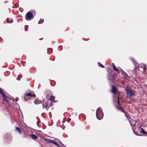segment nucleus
<instances>
[{"instance_id": "obj_13", "label": "nucleus", "mask_w": 147, "mask_h": 147, "mask_svg": "<svg viewBox=\"0 0 147 147\" xmlns=\"http://www.w3.org/2000/svg\"><path fill=\"white\" fill-rule=\"evenodd\" d=\"M16 130L17 131L19 134H21V131L20 128L18 127H16Z\"/></svg>"}, {"instance_id": "obj_4", "label": "nucleus", "mask_w": 147, "mask_h": 147, "mask_svg": "<svg viewBox=\"0 0 147 147\" xmlns=\"http://www.w3.org/2000/svg\"><path fill=\"white\" fill-rule=\"evenodd\" d=\"M51 105V102L48 99H47L45 100V102L42 104V107L43 109L46 108L47 110H48L50 107Z\"/></svg>"}, {"instance_id": "obj_14", "label": "nucleus", "mask_w": 147, "mask_h": 147, "mask_svg": "<svg viewBox=\"0 0 147 147\" xmlns=\"http://www.w3.org/2000/svg\"><path fill=\"white\" fill-rule=\"evenodd\" d=\"M52 143L53 144H55V145H56V146H57L58 147H59V144L57 142L54 141L53 140V141L52 142Z\"/></svg>"}, {"instance_id": "obj_21", "label": "nucleus", "mask_w": 147, "mask_h": 147, "mask_svg": "<svg viewBox=\"0 0 147 147\" xmlns=\"http://www.w3.org/2000/svg\"><path fill=\"white\" fill-rule=\"evenodd\" d=\"M19 100V99L18 98H16V101H17Z\"/></svg>"}, {"instance_id": "obj_27", "label": "nucleus", "mask_w": 147, "mask_h": 147, "mask_svg": "<svg viewBox=\"0 0 147 147\" xmlns=\"http://www.w3.org/2000/svg\"><path fill=\"white\" fill-rule=\"evenodd\" d=\"M16 79H17V80H20L18 79V78H17Z\"/></svg>"}, {"instance_id": "obj_5", "label": "nucleus", "mask_w": 147, "mask_h": 147, "mask_svg": "<svg viewBox=\"0 0 147 147\" xmlns=\"http://www.w3.org/2000/svg\"><path fill=\"white\" fill-rule=\"evenodd\" d=\"M33 15L32 13L28 12L26 15V19L27 20H30L33 18Z\"/></svg>"}, {"instance_id": "obj_19", "label": "nucleus", "mask_w": 147, "mask_h": 147, "mask_svg": "<svg viewBox=\"0 0 147 147\" xmlns=\"http://www.w3.org/2000/svg\"><path fill=\"white\" fill-rule=\"evenodd\" d=\"M48 52L50 53H51L53 52L52 49H51L49 48L48 49Z\"/></svg>"}, {"instance_id": "obj_22", "label": "nucleus", "mask_w": 147, "mask_h": 147, "mask_svg": "<svg viewBox=\"0 0 147 147\" xmlns=\"http://www.w3.org/2000/svg\"><path fill=\"white\" fill-rule=\"evenodd\" d=\"M70 121H71V119H69L67 121V122L69 123L70 122Z\"/></svg>"}, {"instance_id": "obj_24", "label": "nucleus", "mask_w": 147, "mask_h": 147, "mask_svg": "<svg viewBox=\"0 0 147 147\" xmlns=\"http://www.w3.org/2000/svg\"><path fill=\"white\" fill-rule=\"evenodd\" d=\"M25 31H27V30H26V28H25Z\"/></svg>"}, {"instance_id": "obj_30", "label": "nucleus", "mask_w": 147, "mask_h": 147, "mask_svg": "<svg viewBox=\"0 0 147 147\" xmlns=\"http://www.w3.org/2000/svg\"><path fill=\"white\" fill-rule=\"evenodd\" d=\"M123 112H124L123 111H122Z\"/></svg>"}, {"instance_id": "obj_7", "label": "nucleus", "mask_w": 147, "mask_h": 147, "mask_svg": "<svg viewBox=\"0 0 147 147\" xmlns=\"http://www.w3.org/2000/svg\"><path fill=\"white\" fill-rule=\"evenodd\" d=\"M32 94L30 93H29L28 94H26L24 96V98L26 101H28V100H30V97L32 96Z\"/></svg>"}, {"instance_id": "obj_23", "label": "nucleus", "mask_w": 147, "mask_h": 147, "mask_svg": "<svg viewBox=\"0 0 147 147\" xmlns=\"http://www.w3.org/2000/svg\"><path fill=\"white\" fill-rule=\"evenodd\" d=\"M125 116L128 119V117H127V115H126V114H125Z\"/></svg>"}, {"instance_id": "obj_18", "label": "nucleus", "mask_w": 147, "mask_h": 147, "mask_svg": "<svg viewBox=\"0 0 147 147\" xmlns=\"http://www.w3.org/2000/svg\"><path fill=\"white\" fill-rule=\"evenodd\" d=\"M44 21L43 19H41L38 22V24H42L44 22Z\"/></svg>"}, {"instance_id": "obj_11", "label": "nucleus", "mask_w": 147, "mask_h": 147, "mask_svg": "<svg viewBox=\"0 0 147 147\" xmlns=\"http://www.w3.org/2000/svg\"><path fill=\"white\" fill-rule=\"evenodd\" d=\"M30 137L32 139L35 140L37 139L38 137L37 136L34 134H32L30 135Z\"/></svg>"}, {"instance_id": "obj_10", "label": "nucleus", "mask_w": 147, "mask_h": 147, "mask_svg": "<svg viewBox=\"0 0 147 147\" xmlns=\"http://www.w3.org/2000/svg\"><path fill=\"white\" fill-rule=\"evenodd\" d=\"M112 66H113V69L115 71L117 72L118 73H119V72L117 68V67L115 65L114 63H112Z\"/></svg>"}, {"instance_id": "obj_2", "label": "nucleus", "mask_w": 147, "mask_h": 147, "mask_svg": "<svg viewBox=\"0 0 147 147\" xmlns=\"http://www.w3.org/2000/svg\"><path fill=\"white\" fill-rule=\"evenodd\" d=\"M125 90L126 92V94L127 97L128 98L131 99V97H132L135 95L134 93L132 90L128 86L125 87Z\"/></svg>"}, {"instance_id": "obj_1", "label": "nucleus", "mask_w": 147, "mask_h": 147, "mask_svg": "<svg viewBox=\"0 0 147 147\" xmlns=\"http://www.w3.org/2000/svg\"><path fill=\"white\" fill-rule=\"evenodd\" d=\"M130 59L133 62L134 65L135 66V69L136 67H142L143 69V70L146 73V71L147 70V69L146 68L145 65L143 63H141L140 64H138L137 62L132 57L130 58Z\"/></svg>"}, {"instance_id": "obj_29", "label": "nucleus", "mask_w": 147, "mask_h": 147, "mask_svg": "<svg viewBox=\"0 0 147 147\" xmlns=\"http://www.w3.org/2000/svg\"><path fill=\"white\" fill-rule=\"evenodd\" d=\"M63 145V146H64V147H65V146L64 145Z\"/></svg>"}, {"instance_id": "obj_9", "label": "nucleus", "mask_w": 147, "mask_h": 147, "mask_svg": "<svg viewBox=\"0 0 147 147\" xmlns=\"http://www.w3.org/2000/svg\"><path fill=\"white\" fill-rule=\"evenodd\" d=\"M54 99L55 97L54 96H51L50 97V98L48 99L49 100V102H51V104L52 102H55L54 100Z\"/></svg>"}, {"instance_id": "obj_16", "label": "nucleus", "mask_w": 147, "mask_h": 147, "mask_svg": "<svg viewBox=\"0 0 147 147\" xmlns=\"http://www.w3.org/2000/svg\"><path fill=\"white\" fill-rule=\"evenodd\" d=\"M140 132H141L143 134H147V132H145L144 131V130L142 128H141V129Z\"/></svg>"}, {"instance_id": "obj_17", "label": "nucleus", "mask_w": 147, "mask_h": 147, "mask_svg": "<svg viewBox=\"0 0 147 147\" xmlns=\"http://www.w3.org/2000/svg\"><path fill=\"white\" fill-rule=\"evenodd\" d=\"M98 64L100 67L102 68H104V66L102 65L100 63H98Z\"/></svg>"}, {"instance_id": "obj_28", "label": "nucleus", "mask_w": 147, "mask_h": 147, "mask_svg": "<svg viewBox=\"0 0 147 147\" xmlns=\"http://www.w3.org/2000/svg\"><path fill=\"white\" fill-rule=\"evenodd\" d=\"M16 79H17V80H20L18 79V78H17Z\"/></svg>"}, {"instance_id": "obj_3", "label": "nucleus", "mask_w": 147, "mask_h": 147, "mask_svg": "<svg viewBox=\"0 0 147 147\" xmlns=\"http://www.w3.org/2000/svg\"><path fill=\"white\" fill-rule=\"evenodd\" d=\"M96 117L98 120L102 119L103 116L102 110L100 108H98L97 110L96 113Z\"/></svg>"}, {"instance_id": "obj_6", "label": "nucleus", "mask_w": 147, "mask_h": 147, "mask_svg": "<svg viewBox=\"0 0 147 147\" xmlns=\"http://www.w3.org/2000/svg\"><path fill=\"white\" fill-rule=\"evenodd\" d=\"M0 93L3 96V98L4 99V101L6 102L7 103H8L9 102L8 100L4 94L3 90L0 88Z\"/></svg>"}, {"instance_id": "obj_12", "label": "nucleus", "mask_w": 147, "mask_h": 147, "mask_svg": "<svg viewBox=\"0 0 147 147\" xmlns=\"http://www.w3.org/2000/svg\"><path fill=\"white\" fill-rule=\"evenodd\" d=\"M7 22L8 23H11L13 22V20L11 18H7Z\"/></svg>"}, {"instance_id": "obj_26", "label": "nucleus", "mask_w": 147, "mask_h": 147, "mask_svg": "<svg viewBox=\"0 0 147 147\" xmlns=\"http://www.w3.org/2000/svg\"><path fill=\"white\" fill-rule=\"evenodd\" d=\"M16 79H17V80H20L18 79V78H17Z\"/></svg>"}, {"instance_id": "obj_15", "label": "nucleus", "mask_w": 147, "mask_h": 147, "mask_svg": "<svg viewBox=\"0 0 147 147\" xmlns=\"http://www.w3.org/2000/svg\"><path fill=\"white\" fill-rule=\"evenodd\" d=\"M45 141L46 142L49 143H52V140H49L48 139H45Z\"/></svg>"}, {"instance_id": "obj_20", "label": "nucleus", "mask_w": 147, "mask_h": 147, "mask_svg": "<svg viewBox=\"0 0 147 147\" xmlns=\"http://www.w3.org/2000/svg\"><path fill=\"white\" fill-rule=\"evenodd\" d=\"M117 103L118 105H119V96H118L117 97Z\"/></svg>"}, {"instance_id": "obj_8", "label": "nucleus", "mask_w": 147, "mask_h": 147, "mask_svg": "<svg viewBox=\"0 0 147 147\" xmlns=\"http://www.w3.org/2000/svg\"><path fill=\"white\" fill-rule=\"evenodd\" d=\"M111 91L112 93L113 94H117V88L113 86H112V90Z\"/></svg>"}, {"instance_id": "obj_25", "label": "nucleus", "mask_w": 147, "mask_h": 147, "mask_svg": "<svg viewBox=\"0 0 147 147\" xmlns=\"http://www.w3.org/2000/svg\"><path fill=\"white\" fill-rule=\"evenodd\" d=\"M125 74H126V75L127 76H128V75H127V74H126V73H125Z\"/></svg>"}]
</instances>
